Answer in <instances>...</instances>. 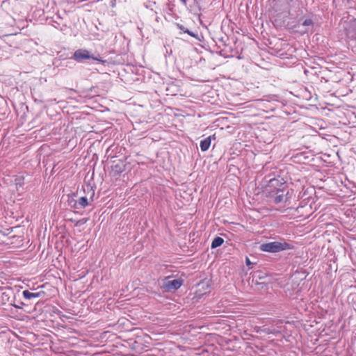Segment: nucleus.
<instances>
[{"label":"nucleus","mask_w":356,"mask_h":356,"mask_svg":"<svg viewBox=\"0 0 356 356\" xmlns=\"http://www.w3.org/2000/svg\"><path fill=\"white\" fill-rule=\"evenodd\" d=\"M72 59L76 60L78 63H82L84 60L92 59L94 60H97L99 63H102L104 65L108 64V61L106 60H103L99 54H98L97 56L91 54V52L86 49H79L74 51Z\"/></svg>","instance_id":"nucleus-1"},{"label":"nucleus","mask_w":356,"mask_h":356,"mask_svg":"<svg viewBox=\"0 0 356 356\" xmlns=\"http://www.w3.org/2000/svg\"><path fill=\"white\" fill-rule=\"evenodd\" d=\"M182 1H183V2H184L186 3V0H182Z\"/></svg>","instance_id":"nucleus-20"},{"label":"nucleus","mask_w":356,"mask_h":356,"mask_svg":"<svg viewBox=\"0 0 356 356\" xmlns=\"http://www.w3.org/2000/svg\"><path fill=\"white\" fill-rule=\"evenodd\" d=\"M68 204L73 208V205L74 204V202H77V200H74L72 197L68 196Z\"/></svg>","instance_id":"nucleus-17"},{"label":"nucleus","mask_w":356,"mask_h":356,"mask_svg":"<svg viewBox=\"0 0 356 356\" xmlns=\"http://www.w3.org/2000/svg\"><path fill=\"white\" fill-rule=\"evenodd\" d=\"M268 278L267 273L262 270H255L252 273V280L255 282L257 284H263L266 283Z\"/></svg>","instance_id":"nucleus-6"},{"label":"nucleus","mask_w":356,"mask_h":356,"mask_svg":"<svg viewBox=\"0 0 356 356\" xmlns=\"http://www.w3.org/2000/svg\"><path fill=\"white\" fill-rule=\"evenodd\" d=\"M110 175L112 177H118L126 170L127 163L121 159H115L111 161Z\"/></svg>","instance_id":"nucleus-4"},{"label":"nucleus","mask_w":356,"mask_h":356,"mask_svg":"<svg viewBox=\"0 0 356 356\" xmlns=\"http://www.w3.org/2000/svg\"><path fill=\"white\" fill-rule=\"evenodd\" d=\"M290 246H259L260 250L268 252H277L289 248Z\"/></svg>","instance_id":"nucleus-8"},{"label":"nucleus","mask_w":356,"mask_h":356,"mask_svg":"<svg viewBox=\"0 0 356 356\" xmlns=\"http://www.w3.org/2000/svg\"><path fill=\"white\" fill-rule=\"evenodd\" d=\"M287 184L282 178H272L268 180V184L266 186V193L270 195V192L277 193L281 188H286Z\"/></svg>","instance_id":"nucleus-3"},{"label":"nucleus","mask_w":356,"mask_h":356,"mask_svg":"<svg viewBox=\"0 0 356 356\" xmlns=\"http://www.w3.org/2000/svg\"><path fill=\"white\" fill-rule=\"evenodd\" d=\"M177 26L180 31H182L183 32L188 33L189 35L197 38V33H195L191 31L190 30L186 29L184 25L180 24H177Z\"/></svg>","instance_id":"nucleus-11"},{"label":"nucleus","mask_w":356,"mask_h":356,"mask_svg":"<svg viewBox=\"0 0 356 356\" xmlns=\"http://www.w3.org/2000/svg\"><path fill=\"white\" fill-rule=\"evenodd\" d=\"M212 137L214 138L215 136L214 135L210 136L206 138L205 139L202 140L200 142V146L201 150L202 152H205V151L209 149V147L211 145V138Z\"/></svg>","instance_id":"nucleus-9"},{"label":"nucleus","mask_w":356,"mask_h":356,"mask_svg":"<svg viewBox=\"0 0 356 356\" xmlns=\"http://www.w3.org/2000/svg\"><path fill=\"white\" fill-rule=\"evenodd\" d=\"M181 285L182 281L181 280L176 279L170 280L167 278L164 281L163 288L165 291H172L178 289Z\"/></svg>","instance_id":"nucleus-5"},{"label":"nucleus","mask_w":356,"mask_h":356,"mask_svg":"<svg viewBox=\"0 0 356 356\" xmlns=\"http://www.w3.org/2000/svg\"><path fill=\"white\" fill-rule=\"evenodd\" d=\"M87 221H88V218H82L79 220H76L75 222V226L76 227L81 226V225H84L85 223H86Z\"/></svg>","instance_id":"nucleus-16"},{"label":"nucleus","mask_w":356,"mask_h":356,"mask_svg":"<svg viewBox=\"0 0 356 356\" xmlns=\"http://www.w3.org/2000/svg\"><path fill=\"white\" fill-rule=\"evenodd\" d=\"M22 293H23V296L24 298L29 300V299H31L33 298H39V297L42 296V295L44 294V292L39 291V292H36V293H33V292H30L28 290H25L23 291Z\"/></svg>","instance_id":"nucleus-10"},{"label":"nucleus","mask_w":356,"mask_h":356,"mask_svg":"<svg viewBox=\"0 0 356 356\" xmlns=\"http://www.w3.org/2000/svg\"><path fill=\"white\" fill-rule=\"evenodd\" d=\"M84 191L86 190L88 191V194L90 195V197L88 200L90 202H92L94 200V196H95V191L93 190L92 187H91L90 185L86 186V188L83 189Z\"/></svg>","instance_id":"nucleus-12"},{"label":"nucleus","mask_w":356,"mask_h":356,"mask_svg":"<svg viewBox=\"0 0 356 356\" xmlns=\"http://www.w3.org/2000/svg\"><path fill=\"white\" fill-rule=\"evenodd\" d=\"M224 239L220 236H216L211 242V245H222Z\"/></svg>","instance_id":"nucleus-13"},{"label":"nucleus","mask_w":356,"mask_h":356,"mask_svg":"<svg viewBox=\"0 0 356 356\" xmlns=\"http://www.w3.org/2000/svg\"><path fill=\"white\" fill-rule=\"evenodd\" d=\"M301 24L304 26H311L313 25V21L311 19H306Z\"/></svg>","instance_id":"nucleus-15"},{"label":"nucleus","mask_w":356,"mask_h":356,"mask_svg":"<svg viewBox=\"0 0 356 356\" xmlns=\"http://www.w3.org/2000/svg\"><path fill=\"white\" fill-rule=\"evenodd\" d=\"M293 191L289 189L288 185L286 188H281L280 191L274 193L273 191L270 192V195L267 196L270 198L273 199V202L275 204L286 203L291 197Z\"/></svg>","instance_id":"nucleus-2"},{"label":"nucleus","mask_w":356,"mask_h":356,"mask_svg":"<svg viewBox=\"0 0 356 356\" xmlns=\"http://www.w3.org/2000/svg\"><path fill=\"white\" fill-rule=\"evenodd\" d=\"M91 202L88 200L86 196L80 197L77 202H74V204L73 205V208L76 209H79L81 208H85L88 205L90 204Z\"/></svg>","instance_id":"nucleus-7"},{"label":"nucleus","mask_w":356,"mask_h":356,"mask_svg":"<svg viewBox=\"0 0 356 356\" xmlns=\"http://www.w3.org/2000/svg\"><path fill=\"white\" fill-rule=\"evenodd\" d=\"M304 208H305V206L298 207L297 208L298 212L300 213L301 211L300 210L303 209Z\"/></svg>","instance_id":"nucleus-19"},{"label":"nucleus","mask_w":356,"mask_h":356,"mask_svg":"<svg viewBox=\"0 0 356 356\" xmlns=\"http://www.w3.org/2000/svg\"><path fill=\"white\" fill-rule=\"evenodd\" d=\"M261 245H289V244L285 243V242L282 243L278 242V241H270V242L263 243Z\"/></svg>","instance_id":"nucleus-14"},{"label":"nucleus","mask_w":356,"mask_h":356,"mask_svg":"<svg viewBox=\"0 0 356 356\" xmlns=\"http://www.w3.org/2000/svg\"><path fill=\"white\" fill-rule=\"evenodd\" d=\"M245 263H246V265L249 267V268H252V263L250 261V259L246 257L245 258Z\"/></svg>","instance_id":"nucleus-18"}]
</instances>
